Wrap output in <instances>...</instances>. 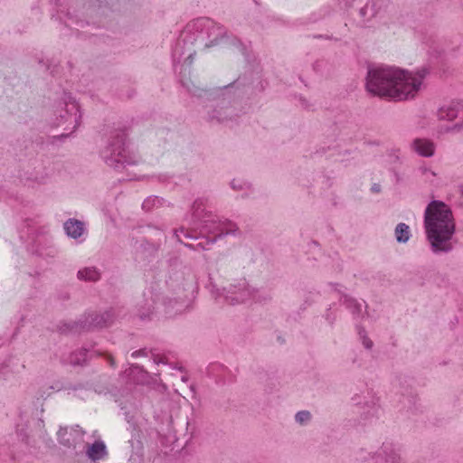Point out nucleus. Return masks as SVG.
Listing matches in <instances>:
<instances>
[{"label":"nucleus","instance_id":"14","mask_svg":"<svg viewBox=\"0 0 463 463\" xmlns=\"http://www.w3.org/2000/svg\"><path fill=\"white\" fill-rule=\"evenodd\" d=\"M205 206V201L203 199H197L194 201L192 210H193V215L194 218L201 220L204 217L203 214L204 211Z\"/></svg>","mask_w":463,"mask_h":463},{"label":"nucleus","instance_id":"3","mask_svg":"<svg viewBox=\"0 0 463 463\" xmlns=\"http://www.w3.org/2000/svg\"><path fill=\"white\" fill-rule=\"evenodd\" d=\"M125 133H121L118 135L116 137V141H114L109 147H108L107 151L103 154V157L105 162L110 166H117L118 164H125L128 163L126 156L125 149Z\"/></svg>","mask_w":463,"mask_h":463},{"label":"nucleus","instance_id":"24","mask_svg":"<svg viewBox=\"0 0 463 463\" xmlns=\"http://www.w3.org/2000/svg\"><path fill=\"white\" fill-rule=\"evenodd\" d=\"M354 307H355V309L359 312L361 309V306L358 304H355Z\"/></svg>","mask_w":463,"mask_h":463},{"label":"nucleus","instance_id":"6","mask_svg":"<svg viewBox=\"0 0 463 463\" xmlns=\"http://www.w3.org/2000/svg\"><path fill=\"white\" fill-rule=\"evenodd\" d=\"M414 150L422 156H431L435 151V146L433 142L425 138H417L413 141Z\"/></svg>","mask_w":463,"mask_h":463},{"label":"nucleus","instance_id":"11","mask_svg":"<svg viewBox=\"0 0 463 463\" xmlns=\"http://www.w3.org/2000/svg\"><path fill=\"white\" fill-rule=\"evenodd\" d=\"M410 237V227L403 222L397 224L395 228V238L397 241L400 243H405L409 241Z\"/></svg>","mask_w":463,"mask_h":463},{"label":"nucleus","instance_id":"17","mask_svg":"<svg viewBox=\"0 0 463 463\" xmlns=\"http://www.w3.org/2000/svg\"><path fill=\"white\" fill-rule=\"evenodd\" d=\"M175 234L178 238H180L181 235H183L184 237L185 238H194V236L190 234L188 232V231H186L185 229L184 228H180L178 230L175 231Z\"/></svg>","mask_w":463,"mask_h":463},{"label":"nucleus","instance_id":"21","mask_svg":"<svg viewBox=\"0 0 463 463\" xmlns=\"http://www.w3.org/2000/svg\"><path fill=\"white\" fill-rule=\"evenodd\" d=\"M372 191H373V193H379V192H380V185H379V184H373V185L372 186Z\"/></svg>","mask_w":463,"mask_h":463},{"label":"nucleus","instance_id":"22","mask_svg":"<svg viewBox=\"0 0 463 463\" xmlns=\"http://www.w3.org/2000/svg\"><path fill=\"white\" fill-rule=\"evenodd\" d=\"M425 175H427V176H428L429 175H432V176H435V175H436V174H435L434 172L430 171V170H426V171H425Z\"/></svg>","mask_w":463,"mask_h":463},{"label":"nucleus","instance_id":"2","mask_svg":"<svg viewBox=\"0 0 463 463\" xmlns=\"http://www.w3.org/2000/svg\"><path fill=\"white\" fill-rule=\"evenodd\" d=\"M424 226L434 252L452 249L450 239L455 232V223L452 212L445 203L434 200L428 204Z\"/></svg>","mask_w":463,"mask_h":463},{"label":"nucleus","instance_id":"4","mask_svg":"<svg viewBox=\"0 0 463 463\" xmlns=\"http://www.w3.org/2000/svg\"><path fill=\"white\" fill-rule=\"evenodd\" d=\"M203 222V230L214 236L213 240L207 241V244L214 243L218 237L233 233L236 231V225L231 222L204 220Z\"/></svg>","mask_w":463,"mask_h":463},{"label":"nucleus","instance_id":"1","mask_svg":"<svg viewBox=\"0 0 463 463\" xmlns=\"http://www.w3.org/2000/svg\"><path fill=\"white\" fill-rule=\"evenodd\" d=\"M428 70L408 71L391 67L368 71L366 90L374 96L402 101L413 99L420 91Z\"/></svg>","mask_w":463,"mask_h":463},{"label":"nucleus","instance_id":"12","mask_svg":"<svg viewBox=\"0 0 463 463\" xmlns=\"http://www.w3.org/2000/svg\"><path fill=\"white\" fill-rule=\"evenodd\" d=\"M78 278L86 281L99 279V272L95 268H85L78 271Z\"/></svg>","mask_w":463,"mask_h":463},{"label":"nucleus","instance_id":"20","mask_svg":"<svg viewBox=\"0 0 463 463\" xmlns=\"http://www.w3.org/2000/svg\"><path fill=\"white\" fill-rule=\"evenodd\" d=\"M187 247H189L190 249H193V250H197L199 247H201L202 249L205 250L206 248L204 246L202 245V243H198L196 245H192V244H185Z\"/></svg>","mask_w":463,"mask_h":463},{"label":"nucleus","instance_id":"26","mask_svg":"<svg viewBox=\"0 0 463 463\" xmlns=\"http://www.w3.org/2000/svg\"><path fill=\"white\" fill-rule=\"evenodd\" d=\"M395 457L396 456L392 457V463H394Z\"/></svg>","mask_w":463,"mask_h":463},{"label":"nucleus","instance_id":"25","mask_svg":"<svg viewBox=\"0 0 463 463\" xmlns=\"http://www.w3.org/2000/svg\"><path fill=\"white\" fill-rule=\"evenodd\" d=\"M459 190H460L461 194H463V184H460V186H459Z\"/></svg>","mask_w":463,"mask_h":463},{"label":"nucleus","instance_id":"16","mask_svg":"<svg viewBox=\"0 0 463 463\" xmlns=\"http://www.w3.org/2000/svg\"><path fill=\"white\" fill-rule=\"evenodd\" d=\"M311 414L307 411H301L296 414V420L299 423L307 422L310 420Z\"/></svg>","mask_w":463,"mask_h":463},{"label":"nucleus","instance_id":"8","mask_svg":"<svg viewBox=\"0 0 463 463\" xmlns=\"http://www.w3.org/2000/svg\"><path fill=\"white\" fill-rule=\"evenodd\" d=\"M458 105L449 104L440 108L438 111V118L440 120H453L458 117Z\"/></svg>","mask_w":463,"mask_h":463},{"label":"nucleus","instance_id":"19","mask_svg":"<svg viewBox=\"0 0 463 463\" xmlns=\"http://www.w3.org/2000/svg\"><path fill=\"white\" fill-rule=\"evenodd\" d=\"M363 343L366 348H371L373 346V342L367 337L364 338Z\"/></svg>","mask_w":463,"mask_h":463},{"label":"nucleus","instance_id":"18","mask_svg":"<svg viewBox=\"0 0 463 463\" xmlns=\"http://www.w3.org/2000/svg\"><path fill=\"white\" fill-rule=\"evenodd\" d=\"M155 200H152L150 198H147L144 203H143V208L144 209H146V210H149L150 209V206H151V203L154 202Z\"/></svg>","mask_w":463,"mask_h":463},{"label":"nucleus","instance_id":"10","mask_svg":"<svg viewBox=\"0 0 463 463\" xmlns=\"http://www.w3.org/2000/svg\"><path fill=\"white\" fill-rule=\"evenodd\" d=\"M88 456L93 459H99L106 454V446L102 441H95L87 451Z\"/></svg>","mask_w":463,"mask_h":463},{"label":"nucleus","instance_id":"5","mask_svg":"<svg viewBox=\"0 0 463 463\" xmlns=\"http://www.w3.org/2000/svg\"><path fill=\"white\" fill-rule=\"evenodd\" d=\"M84 433L85 432L77 426L76 428H61L57 434L61 444L68 448H74L82 440Z\"/></svg>","mask_w":463,"mask_h":463},{"label":"nucleus","instance_id":"7","mask_svg":"<svg viewBox=\"0 0 463 463\" xmlns=\"http://www.w3.org/2000/svg\"><path fill=\"white\" fill-rule=\"evenodd\" d=\"M64 229L68 236L77 239L83 232V223L75 219H70L64 223Z\"/></svg>","mask_w":463,"mask_h":463},{"label":"nucleus","instance_id":"9","mask_svg":"<svg viewBox=\"0 0 463 463\" xmlns=\"http://www.w3.org/2000/svg\"><path fill=\"white\" fill-rule=\"evenodd\" d=\"M113 321V314L110 311H107L102 315H96L91 318V322L89 326L93 327H104L109 326Z\"/></svg>","mask_w":463,"mask_h":463},{"label":"nucleus","instance_id":"13","mask_svg":"<svg viewBox=\"0 0 463 463\" xmlns=\"http://www.w3.org/2000/svg\"><path fill=\"white\" fill-rule=\"evenodd\" d=\"M87 361V351L85 349L75 352L70 356V363L74 365H81Z\"/></svg>","mask_w":463,"mask_h":463},{"label":"nucleus","instance_id":"23","mask_svg":"<svg viewBox=\"0 0 463 463\" xmlns=\"http://www.w3.org/2000/svg\"><path fill=\"white\" fill-rule=\"evenodd\" d=\"M109 361L110 365H114V360L111 356L109 357Z\"/></svg>","mask_w":463,"mask_h":463},{"label":"nucleus","instance_id":"27","mask_svg":"<svg viewBox=\"0 0 463 463\" xmlns=\"http://www.w3.org/2000/svg\"><path fill=\"white\" fill-rule=\"evenodd\" d=\"M232 186L233 188H235L234 181H232Z\"/></svg>","mask_w":463,"mask_h":463},{"label":"nucleus","instance_id":"15","mask_svg":"<svg viewBox=\"0 0 463 463\" xmlns=\"http://www.w3.org/2000/svg\"><path fill=\"white\" fill-rule=\"evenodd\" d=\"M193 26L194 28H207L209 29L211 26H213V22L206 19H198L196 20L193 24H189L188 28Z\"/></svg>","mask_w":463,"mask_h":463}]
</instances>
